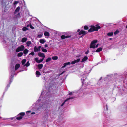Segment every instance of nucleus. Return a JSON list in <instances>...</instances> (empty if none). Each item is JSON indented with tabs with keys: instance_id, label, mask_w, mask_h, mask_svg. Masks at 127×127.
Listing matches in <instances>:
<instances>
[{
	"instance_id": "obj_22",
	"label": "nucleus",
	"mask_w": 127,
	"mask_h": 127,
	"mask_svg": "<svg viewBox=\"0 0 127 127\" xmlns=\"http://www.w3.org/2000/svg\"><path fill=\"white\" fill-rule=\"evenodd\" d=\"M102 49L101 47H100L98 48L96 51L95 52H98L100 51H101L102 50Z\"/></svg>"
},
{
	"instance_id": "obj_9",
	"label": "nucleus",
	"mask_w": 127,
	"mask_h": 127,
	"mask_svg": "<svg viewBox=\"0 0 127 127\" xmlns=\"http://www.w3.org/2000/svg\"><path fill=\"white\" fill-rule=\"evenodd\" d=\"M83 78H82L81 79V80L82 81V83L83 85L84 83H86L87 82L86 81L87 80V76L86 75H82Z\"/></svg>"
},
{
	"instance_id": "obj_45",
	"label": "nucleus",
	"mask_w": 127,
	"mask_h": 127,
	"mask_svg": "<svg viewBox=\"0 0 127 127\" xmlns=\"http://www.w3.org/2000/svg\"><path fill=\"white\" fill-rule=\"evenodd\" d=\"M30 28L32 29H34V27L32 26L31 24H30Z\"/></svg>"
},
{
	"instance_id": "obj_37",
	"label": "nucleus",
	"mask_w": 127,
	"mask_h": 127,
	"mask_svg": "<svg viewBox=\"0 0 127 127\" xmlns=\"http://www.w3.org/2000/svg\"><path fill=\"white\" fill-rule=\"evenodd\" d=\"M25 112H21L20 113L19 115H21V116H24L25 115Z\"/></svg>"
},
{
	"instance_id": "obj_20",
	"label": "nucleus",
	"mask_w": 127,
	"mask_h": 127,
	"mask_svg": "<svg viewBox=\"0 0 127 127\" xmlns=\"http://www.w3.org/2000/svg\"><path fill=\"white\" fill-rule=\"evenodd\" d=\"M4 27V24L3 23H2L0 24V30L1 29L3 30Z\"/></svg>"
},
{
	"instance_id": "obj_47",
	"label": "nucleus",
	"mask_w": 127,
	"mask_h": 127,
	"mask_svg": "<svg viewBox=\"0 0 127 127\" xmlns=\"http://www.w3.org/2000/svg\"><path fill=\"white\" fill-rule=\"evenodd\" d=\"M35 60L37 62V61L38 60V59L37 58H35Z\"/></svg>"
},
{
	"instance_id": "obj_6",
	"label": "nucleus",
	"mask_w": 127,
	"mask_h": 127,
	"mask_svg": "<svg viewBox=\"0 0 127 127\" xmlns=\"http://www.w3.org/2000/svg\"><path fill=\"white\" fill-rule=\"evenodd\" d=\"M76 97V96H73L72 97L70 96L69 97L65 100L64 102L61 105V106H62L67 101H68V102L71 101V100H72V99L75 98Z\"/></svg>"
},
{
	"instance_id": "obj_61",
	"label": "nucleus",
	"mask_w": 127,
	"mask_h": 127,
	"mask_svg": "<svg viewBox=\"0 0 127 127\" xmlns=\"http://www.w3.org/2000/svg\"><path fill=\"white\" fill-rule=\"evenodd\" d=\"M10 119H11V120H12L13 119V118H10Z\"/></svg>"
},
{
	"instance_id": "obj_57",
	"label": "nucleus",
	"mask_w": 127,
	"mask_h": 127,
	"mask_svg": "<svg viewBox=\"0 0 127 127\" xmlns=\"http://www.w3.org/2000/svg\"><path fill=\"white\" fill-rule=\"evenodd\" d=\"M80 29H78L77 30V32H80Z\"/></svg>"
},
{
	"instance_id": "obj_16",
	"label": "nucleus",
	"mask_w": 127,
	"mask_h": 127,
	"mask_svg": "<svg viewBox=\"0 0 127 127\" xmlns=\"http://www.w3.org/2000/svg\"><path fill=\"white\" fill-rule=\"evenodd\" d=\"M77 94L76 92H70L68 94V95H75V96L77 95Z\"/></svg>"
},
{
	"instance_id": "obj_38",
	"label": "nucleus",
	"mask_w": 127,
	"mask_h": 127,
	"mask_svg": "<svg viewBox=\"0 0 127 127\" xmlns=\"http://www.w3.org/2000/svg\"><path fill=\"white\" fill-rule=\"evenodd\" d=\"M23 118V117L22 116H20L19 117H18L16 118V119L18 120H20Z\"/></svg>"
},
{
	"instance_id": "obj_17",
	"label": "nucleus",
	"mask_w": 127,
	"mask_h": 127,
	"mask_svg": "<svg viewBox=\"0 0 127 127\" xmlns=\"http://www.w3.org/2000/svg\"><path fill=\"white\" fill-rule=\"evenodd\" d=\"M88 59V58L86 56H85L82 59V62H84L86 61Z\"/></svg>"
},
{
	"instance_id": "obj_35",
	"label": "nucleus",
	"mask_w": 127,
	"mask_h": 127,
	"mask_svg": "<svg viewBox=\"0 0 127 127\" xmlns=\"http://www.w3.org/2000/svg\"><path fill=\"white\" fill-rule=\"evenodd\" d=\"M44 59L42 58V59H40L39 60H38V61H37V63H40L42 62L44 60Z\"/></svg>"
},
{
	"instance_id": "obj_10",
	"label": "nucleus",
	"mask_w": 127,
	"mask_h": 127,
	"mask_svg": "<svg viewBox=\"0 0 127 127\" xmlns=\"http://www.w3.org/2000/svg\"><path fill=\"white\" fill-rule=\"evenodd\" d=\"M41 47L40 46H38L37 47L36 46H35L34 48V51L35 52H36L38 51H39Z\"/></svg>"
},
{
	"instance_id": "obj_36",
	"label": "nucleus",
	"mask_w": 127,
	"mask_h": 127,
	"mask_svg": "<svg viewBox=\"0 0 127 127\" xmlns=\"http://www.w3.org/2000/svg\"><path fill=\"white\" fill-rule=\"evenodd\" d=\"M51 60V59L50 57L48 58L47 59L46 61V62H48L50 61Z\"/></svg>"
},
{
	"instance_id": "obj_28",
	"label": "nucleus",
	"mask_w": 127,
	"mask_h": 127,
	"mask_svg": "<svg viewBox=\"0 0 127 127\" xmlns=\"http://www.w3.org/2000/svg\"><path fill=\"white\" fill-rule=\"evenodd\" d=\"M38 67L39 69H41L43 65L42 64H39L38 65Z\"/></svg>"
},
{
	"instance_id": "obj_54",
	"label": "nucleus",
	"mask_w": 127,
	"mask_h": 127,
	"mask_svg": "<svg viewBox=\"0 0 127 127\" xmlns=\"http://www.w3.org/2000/svg\"><path fill=\"white\" fill-rule=\"evenodd\" d=\"M26 112L27 113H28H28H31V111H27V112Z\"/></svg>"
},
{
	"instance_id": "obj_19",
	"label": "nucleus",
	"mask_w": 127,
	"mask_h": 127,
	"mask_svg": "<svg viewBox=\"0 0 127 127\" xmlns=\"http://www.w3.org/2000/svg\"><path fill=\"white\" fill-rule=\"evenodd\" d=\"M108 36L110 37L113 36V32H109L107 34Z\"/></svg>"
},
{
	"instance_id": "obj_50",
	"label": "nucleus",
	"mask_w": 127,
	"mask_h": 127,
	"mask_svg": "<svg viewBox=\"0 0 127 127\" xmlns=\"http://www.w3.org/2000/svg\"><path fill=\"white\" fill-rule=\"evenodd\" d=\"M98 45H99V44H98L96 46H95V48L97 47L98 46Z\"/></svg>"
},
{
	"instance_id": "obj_46",
	"label": "nucleus",
	"mask_w": 127,
	"mask_h": 127,
	"mask_svg": "<svg viewBox=\"0 0 127 127\" xmlns=\"http://www.w3.org/2000/svg\"><path fill=\"white\" fill-rule=\"evenodd\" d=\"M17 16H15L13 17L14 19H15V20H16L17 19Z\"/></svg>"
},
{
	"instance_id": "obj_7",
	"label": "nucleus",
	"mask_w": 127,
	"mask_h": 127,
	"mask_svg": "<svg viewBox=\"0 0 127 127\" xmlns=\"http://www.w3.org/2000/svg\"><path fill=\"white\" fill-rule=\"evenodd\" d=\"M25 48V47L23 45H21L16 49V51L17 52H18L20 51H23Z\"/></svg>"
},
{
	"instance_id": "obj_1",
	"label": "nucleus",
	"mask_w": 127,
	"mask_h": 127,
	"mask_svg": "<svg viewBox=\"0 0 127 127\" xmlns=\"http://www.w3.org/2000/svg\"><path fill=\"white\" fill-rule=\"evenodd\" d=\"M44 93V91H42L38 100L32 105L33 107L36 108L38 111L42 110L46 108L47 107V104H48L50 102L48 99H46L50 97L49 95L50 92H47L45 94V97L43 98L42 97V95Z\"/></svg>"
},
{
	"instance_id": "obj_55",
	"label": "nucleus",
	"mask_w": 127,
	"mask_h": 127,
	"mask_svg": "<svg viewBox=\"0 0 127 127\" xmlns=\"http://www.w3.org/2000/svg\"><path fill=\"white\" fill-rule=\"evenodd\" d=\"M30 26V25L29 24V25H28L27 26V27H29Z\"/></svg>"
},
{
	"instance_id": "obj_48",
	"label": "nucleus",
	"mask_w": 127,
	"mask_h": 127,
	"mask_svg": "<svg viewBox=\"0 0 127 127\" xmlns=\"http://www.w3.org/2000/svg\"><path fill=\"white\" fill-rule=\"evenodd\" d=\"M81 55H79L77 56H76V57H78V58H79V57H81Z\"/></svg>"
},
{
	"instance_id": "obj_53",
	"label": "nucleus",
	"mask_w": 127,
	"mask_h": 127,
	"mask_svg": "<svg viewBox=\"0 0 127 127\" xmlns=\"http://www.w3.org/2000/svg\"><path fill=\"white\" fill-rule=\"evenodd\" d=\"M20 15V13H19L17 14L18 16H19Z\"/></svg>"
},
{
	"instance_id": "obj_18",
	"label": "nucleus",
	"mask_w": 127,
	"mask_h": 127,
	"mask_svg": "<svg viewBox=\"0 0 127 127\" xmlns=\"http://www.w3.org/2000/svg\"><path fill=\"white\" fill-rule=\"evenodd\" d=\"M20 8L19 6H18L17 7L14 13H17L20 10Z\"/></svg>"
},
{
	"instance_id": "obj_44",
	"label": "nucleus",
	"mask_w": 127,
	"mask_h": 127,
	"mask_svg": "<svg viewBox=\"0 0 127 127\" xmlns=\"http://www.w3.org/2000/svg\"><path fill=\"white\" fill-rule=\"evenodd\" d=\"M0 36L2 38V37H4V35L3 33H0Z\"/></svg>"
},
{
	"instance_id": "obj_43",
	"label": "nucleus",
	"mask_w": 127,
	"mask_h": 127,
	"mask_svg": "<svg viewBox=\"0 0 127 127\" xmlns=\"http://www.w3.org/2000/svg\"><path fill=\"white\" fill-rule=\"evenodd\" d=\"M34 55V53L33 52H32L29 54V55H32L33 56Z\"/></svg>"
},
{
	"instance_id": "obj_24",
	"label": "nucleus",
	"mask_w": 127,
	"mask_h": 127,
	"mask_svg": "<svg viewBox=\"0 0 127 127\" xmlns=\"http://www.w3.org/2000/svg\"><path fill=\"white\" fill-rule=\"evenodd\" d=\"M44 34L45 36H49L50 35L49 33L47 32H45L44 33Z\"/></svg>"
},
{
	"instance_id": "obj_2",
	"label": "nucleus",
	"mask_w": 127,
	"mask_h": 127,
	"mask_svg": "<svg viewBox=\"0 0 127 127\" xmlns=\"http://www.w3.org/2000/svg\"><path fill=\"white\" fill-rule=\"evenodd\" d=\"M20 64H16L15 66V69L14 68V67H11L10 70V74H11V76L10 77V81L9 84L7 85L6 87L5 88V90L7 91L8 88L10 86V85L13 79V77L14 75L15 74V71L18 69L20 67Z\"/></svg>"
},
{
	"instance_id": "obj_29",
	"label": "nucleus",
	"mask_w": 127,
	"mask_h": 127,
	"mask_svg": "<svg viewBox=\"0 0 127 127\" xmlns=\"http://www.w3.org/2000/svg\"><path fill=\"white\" fill-rule=\"evenodd\" d=\"M32 43L31 41H28L26 43L27 46H29Z\"/></svg>"
},
{
	"instance_id": "obj_41",
	"label": "nucleus",
	"mask_w": 127,
	"mask_h": 127,
	"mask_svg": "<svg viewBox=\"0 0 127 127\" xmlns=\"http://www.w3.org/2000/svg\"><path fill=\"white\" fill-rule=\"evenodd\" d=\"M88 27L87 26H84V29L85 30H87L88 29Z\"/></svg>"
},
{
	"instance_id": "obj_8",
	"label": "nucleus",
	"mask_w": 127,
	"mask_h": 127,
	"mask_svg": "<svg viewBox=\"0 0 127 127\" xmlns=\"http://www.w3.org/2000/svg\"><path fill=\"white\" fill-rule=\"evenodd\" d=\"M104 110L103 111L104 112V113L105 114V117L106 118L108 117L107 116H110V114H106V112L108 110V108L107 107V105H106V106L104 107Z\"/></svg>"
},
{
	"instance_id": "obj_63",
	"label": "nucleus",
	"mask_w": 127,
	"mask_h": 127,
	"mask_svg": "<svg viewBox=\"0 0 127 127\" xmlns=\"http://www.w3.org/2000/svg\"><path fill=\"white\" fill-rule=\"evenodd\" d=\"M67 103V104L68 103V102H67V103Z\"/></svg>"
},
{
	"instance_id": "obj_58",
	"label": "nucleus",
	"mask_w": 127,
	"mask_h": 127,
	"mask_svg": "<svg viewBox=\"0 0 127 127\" xmlns=\"http://www.w3.org/2000/svg\"><path fill=\"white\" fill-rule=\"evenodd\" d=\"M65 72V71H63V72H62L61 74H60V75H61V74H63L64 73V72Z\"/></svg>"
},
{
	"instance_id": "obj_3",
	"label": "nucleus",
	"mask_w": 127,
	"mask_h": 127,
	"mask_svg": "<svg viewBox=\"0 0 127 127\" xmlns=\"http://www.w3.org/2000/svg\"><path fill=\"white\" fill-rule=\"evenodd\" d=\"M100 24L98 23L95 26L91 25L90 26V28L88 30L89 32H92L94 31H97L98 30L100 29L101 27L99 26Z\"/></svg>"
},
{
	"instance_id": "obj_30",
	"label": "nucleus",
	"mask_w": 127,
	"mask_h": 127,
	"mask_svg": "<svg viewBox=\"0 0 127 127\" xmlns=\"http://www.w3.org/2000/svg\"><path fill=\"white\" fill-rule=\"evenodd\" d=\"M52 59L54 60H56L58 59V57L57 56H53L52 58Z\"/></svg>"
},
{
	"instance_id": "obj_62",
	"label": "nucleus",
	"mask_w": 127,
	"mask_h": 127,
	"mask_svg": "<svg viewBox=\"0 0 127 127\" xmlns=\"http://www.w3.org/2000/svg\"><path fill=\"white\" fill-rule=\"evenodd\" d=\"M126 27L127 29V25L126 26Z\"/></svg>"
},
{
	"instance_id": "obj_59",
	"label": "nucleus",
	"mask_w": 127,
	"mask_h": 127,
	"mask_svg": "<svg viewBox=\"0 0 127 127\" xmlns=\"http://www.w3.org/2000/svg\"><path fill=\"white\" fill-rule=\"evenodd\" d=\"M3 42L4 43H5L6 42V41H5L4 40L3 41Z\"/></svg>"
},
{
	"instance_id": "obj_21",
	"label": "nucleus",
	"mask_w": 127,
	"mask_h": 127,
	"mask_svg": "<svg viewBox=\"0 0 127 127\" xmlns=\"http://www.w3.org/2000/svg\"><path fill=\"white\" fill-rule=\"evenodd\" d=\"M29 52L28 50L27 49H26L24 51L23 53L25 55H27L28 53Z\"/></svg>"
},
{
	"instance_id": "obj_52",
	"label": "nucleus",
	"mask_w": 127,
	"mask_h": 127,
	"mask_svg": "<svg viewBox=\"0 0 127 127\" xmlns=\"http://www.w3.org/2000/svg\"><path fill=\"white\" fill-rule=\"evenodd\" d=\"M35 114V113L34 112H33L31 113V114Z\"/></svg>"
},
{
	"instance_id": "obj_60",
	"label": "nucleus",
	"mask_w": 127,
	"mask_h": 127,
	"mask_svg": "<svg viewBox=\"0 0 127 127\" xmlns=\"http://www.w3.org/2000/svg\"><path fill=\"white\" fill-rule=\"evenodd\" d=\"M109 40H112V38H109Z\"/></svg>"
},
{
	"instance_id": "obj_27",
	"label": "nucleus",
	"mask_w": 127,
	"mask_h": 127,
	"mask_svg": "<svg viewBox=\"0 0 127 127\" xmlns=\"http://www.w3.org/2000/svg\"><path fill=\"white\" fill-rule=\"evenodd\" d=\"M27 61L26 59H23L21 62L22 64V65H24L25 64V63Z\"/></svg>"
},
{
	"instance_id": "obj_25",
	"label": "nucleus",
	"mask_w": 127,
	"mask_h": 127,
	"mask_svg": "<svg viewBox=\"0 0 127 127\" xmlns=\"http://www.w3.org/2000/svg\"><path fill=\"white\" fill-rule=\"evenodd\" d=\"M30 65V64L29 62V61H28L26 64H24V66H26V67H28Z\"/></svg>"
},
{
	"instance_id": "obj_5",
	"label": "nucleus",
	"mask_w": 127,
	"mask_h": 127,
	"mask_svg": "<svg viewBox=\"0 0 127 127\" xmlns=\"http://www.w3.org/2000/svg\"><path fill=\"white\" fill-rule=\"evenodd\" d=\"M97 42V41L96 40H94L92 41L91 42L90 46V48L93 49L95 48V46Z\"/></svg>"
},
{
	"instance_id": "obj_34",
	"label": "nucleus",
	"mask_w": 127,
	"mask_h": 127,
	"mask_svg": "<svg viewBox=\"0 0 127 127\" xmlns=\"http://www.w3.org/2000/svg\"><path fill=\"white\" fill-rule=\"evenodd\" d=\"M23 55V53L22 52H20L18 53L17 56L18 57H21Z\"/></svg>"
},
{
	"instance_id": "obj_51",
	"label": "nucleus",
	"mask_w": 127,
	"mask_h": 127,
	"mask_svg": "<svg viewBox=\"0 0 127 127\" xmlns=\"http://www.w3.org/2000/svg\"><path fill=\"white\" fill-rule=\"evenodd\" d=\"M48 47V45L47 44H45V48L47 47Z\"/></svg>"
},
{
	"instance_id": "obj_14",
	"label": "nucleus",
	"mask_w": 127,
	"mask_h": 127,
	"mask_svg": "<svg viewBox=\"0 0 127 127\" xmlns=\"http://www.w3.org/2000/svg\"><path fill=\"white\" fill-rule=\"evenodd\" d=\"M70 36L69 35L65 36L64 35H62L61 36V38L62 39H64L65 38H69L70 37Z\"/></svg>"
},
{
	"instance_id": "obj_42",
	"label": "nucleus",
	"mask_w": 127,
	"mask_h": 127,
	"mask_svg": "<svg viewBox=\"0 0 127 127\" xmlns=\"http://www.w3.org/2000/svg\"><path fill=\"white\" fill-rule=\"evenodd\" d=\"M42 35L41 34H38L37 36V37L38 38H40L42 37Z\"/></svg>"
},
{
	"instance_id": "obj_33",
	"label": "nucleus",
	"mask_w": 127,
	"mask_h": 127,
	"mask_svg": "<svg viewBox=\"0 0 127 127\" xmlns=\"http://www.w3.org/2000/svg\"><path fill=\"white\" fill-rule=\"evenodd\" d=\"M41 50L42 51L44 52H47V50L44 48L43 47H42L41 48Z\"/></svg>"
},
{
	"instance_id": "obj_12",
	"label": "nucleus",
	"mask_w": 127,
	"mask_h": 127,
	"mask_svg": "<svg viewBox=\"0 0 127 127\" xmlns=\"http://www.w3.org/2000/svg\"><path fill=\"white\" fill-rule=\"evenodd\" d=\"M86 34V32L83 30H81L79 33V35H80L81 34H83V35H85Z\"/></svg>"
},
{
	"instance_id": "obj_26",
	"label": "nucleus",
	"mask_w": 127,
	"mask_h": 127,
	"mask_svg": "<svg viewBox=\"0 0 127 127\" xmlns=\"http://www.w3.org/2000/svg\"><path fill=\"white\" fill-rule=\"evenodd\" d=\"M36 77H38L39 75H41L40 73L38 71H36Z\"/></svg>"
},
{
	"instance_id": "obj_56",
	"label": "nucleus",
	"mask_w": 127,
	"mask_h": 127,
	"mask_svg": "<svg viewBox=\"0 0 127 127\" xmlns=\"http://www.w3.org/2000/svg\"><path fill=\"white\" fill-rule=\"evenodd\" d=\"M11 125L10 124H8V125H5L4 124V126H6V125Z\"/></svg>"
},
{
	"instance_id": "obj_13",
	"label": "nucleus",
	"mask_w": 127,
	"mask_h": 127,
	"mask_svg": "<svg viewBox=\"0 0 127 127\" xmlns=\"http://www.w3.org/2000/svg\"><path fill=\"white\" fill-rule=\"evenodd\" d=\"M80 59L79 58L77 60H75L74 61H72L71 63V64H75V63H77L78 62H79V61H80Z\"/></svg>"
},
{
	"instance_id": "obj_15",
	"label": "nucleus",
	"mask_w": 127,
	"mask_h": 127,
	"mask_svg": "<svg viewBox=\"0 0 127 127\" xmlns=\"http://www.w3.org/2000/svg\"><path fill=\"white\" fill-rule=\"evenodd\" d=\"M70 63L69 62L65 63L64 64V65L62 66V68H64L65 67H66L67 65H69L70 64Z\"/></svg>"
},
{
	"instance_id": "obj_39",
	"label": "nucleus",
	"mask_w": 127,
	"mask_h": 127,
	"mask_svg": "<svg viewBox=\"0 0 127 127\" xmlns=\"http://www.w3.org/2000/svg\"><path fill=\"white\" fill-rule=\"evenodd\" d=\"M28 30V29L25 27H24L22 29V30L23 31H26Z\"/></svg>"
},
{
	"instance_id": "obj_11",
	"label": "nucleus",
	"mask_w": 127,
	"mask_h": 127,
	"mask_svg": "<svg viewBox=\"0 0 127 127\" xmlns=\"http://www.w3.org/2000/svg\"><path fill=\"white\" fill-rule=\"evenodd\" d=\"M38 56L40 57H43L42 58H44L45 56L44 54L41 52H39L38 54Z\"/></svg>"
},
{
	"instance_id": "obj_31",
	"label": "nucleus",
	"mask_w": 127,
	"mask_h": 127,
	"mask_svg": "<svg viewBox=\"0 0 127 127\" xmlns=\"http://www.w3.org/2000/svg\"><path fill=\"white\" fill-rule=\"evenodd\" d=\"M19 3V1H14L13 2V5L15 7L16 6V5Z\"/></svg>"
},
{
	"instance_id": "obj_23",
	"label": "nucleus",
	"mask_w": 127,
	"mask_h": 127,
	"mask_svg": "<svg viewBox=\"0 0 127 127\" xmlns=\"http://www.w3.org/2000/svg\"><path fill=\"white\" fill-rule=\"evenodd\" d=\"M27 39L26 37H24L22 39L21 41L22 42H25L27 40Z\"/></svg>"
},
{
	"instance_id": "obj_4",
	"label": "nucleus",
	"mask_w": 127,
	"mask_h": 127,
	"mask_svg": "<svg viewBox=\"0 0 127 127\" xmlns=\"http://www.w3.org/2000/svg\"><path fill=\"white\" fill-rule=\"evenodd\" d=\"M0 3L2 7L5 8L9 4L7 0H0Z\"/></svg>"
},
{
	"instance_id": "obj_49",
	"label": "nucleus",
	"mask_w": 127,
	"mask_h": 127,
	"mask_svg": "<svg viewBox=\"0 0 127 127\" xmlns=\"http://www.w3.org/2000/svg\"><path fill=\"white\" fill-rule=\"evenodd\" d=\"M89 53V51L88 50L85 52V54H87Z\"/></svg>"
},
{
	"instance_id": "obj_40",
	"label": "nucleus",
	"mask_w": 127,
	"mask_h": 127,
	"mask_svg": "<svg viewBox=\"0 0 127 127\" xmlns=\"http://www.w3.org/2000/svg\"><path fill=\"white\" fill-rule=\"evenodd\" d=\"M119 32V31L118 30H117L114 33V34L115 35H116Z\"/></svg>"
},
{
	"instance_id": "obj_32",
	"label": "nucleus",
	"mask_w": 127,
	"mask_h": 127,
	"mask_svg": "<svg viewBox=\"0 0 127 127\" xmlns=\"http://www.w3.org/2000/svg\"><path fill=\"white\" fill-rule=\"evenodd\" d=\"M41 44H43L45 42V40L43 39H41L39 40Z\"/></svg>"
}]
</instances>
